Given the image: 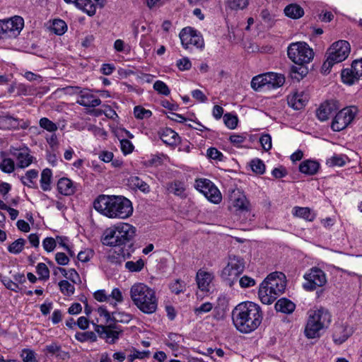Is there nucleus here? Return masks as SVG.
<instances>
[{"instance_id":"nucleus-1","label":"nucleus","mask_w":362,"mask_h":362,"mask_svg":"<svg viewBox=\"0 0 362 362\" xmlns=\"http://www.w3.org/2000/svg\"><path fill=\"white\" fill-rule=\"evenodd\" d=\"M263 319L259 305L251 301L241 303L232 311V320L235 327L242 333H250L255 330Z\"/></svg>"},{"instance_id":"nucleus-2","label":"nucleus","mask_w":362,"mask_h":362,"mask_svg":"<svg viewBox=\"0 0 362 362\" xmlns=\"http://www.w3.org/2000/svg\"><path fill=\"white\" fill-rule=\"evenodd\" d=\"M93 205L98 212L109 218L125 219L133 213L132 202L123 196L101 194Z\"/></svg>"},{"instance_id":"nucleus-3","label":"nucleus","mask_w":362,"mask_h":362,"mask_svg":"<svg viewBox=\"0 0 362 362\" xmlns=\"http://www.w3.org/2000/svg\"><path fill=\"white\" fill-rule=\"evenodd\" d=\"M136 234V228L127 223H117L106 228L101 240L103 245L123 247L129 245Z\"/></svg>"},{"instance_id":"nucleus-4","label":"nucleus","mask_w":362,"mask_h":362,"mask_svg":"<svg viewBox=\"0 0 362 362\" xmlns=\"http://www.w3.org/2000/svg\"><path fill=\"white\" fill-rule=\"evenodd\" d=\"M286 281L281 272H272L261 283L258 296L264 304H272L285 291Z\"/></svg>"},{"instance_id":"nucleus-5","label":"nucleus","mask_w":362,"mask_h":362,"mask_svg":"<svg viewBox=\"0 0 362 362\" xmlns=\"http://www.w3.org/2000/svg\"><path fill=\"white\" fill-rule=\"evenodd\" d=\"M130 297L137 308L145 314L155 313L158 299L153 289L143 283L134 284L130 288Z\"/></svg>"},{"instance_id":"nucleus-6","label":"nucleus","mask_w":362,"mask_h":362,"mask_svg":"<svg viewBox=\"0 0 362 362\" xmlns=\"http://www.w3.org/2000/svg\"><path fill=\"white\" fill-rule=\"evenodd\" d=\"M332 322V315L329 310L320 308L310 311L305 328V335L308 339H315L320 336V330L327 328Z\"/></svg>"},{"instance_id":"nucleus-7","label":"nucleus","mask_w":362,"mask_h":362,"mask_svg":"<svg viewBox=\"0 0 362 362\" xmlns=\"http://www.w3.org/2000/svg\"><path fill=\"white\" fill-rule=\"evenodd\" d=\"M245 267V259L235 255H229L226 265L221 272V278L226 285L232 287L237 283L239 276L244 272Z\"/></svg>"},{"instance_id":"nucleus-8","label":"nucleus","mask_w":362,"mask_h":362,"mask_svg":"<svg viewBox=\"0 0 362 362\" xmlns=\"http://www.w3.org/2000/svg\"><path fill=\"white\" fill-rule=\"evenodd\" d=\"M287 54L293 63L298 65L308 64L314 57L313 49L305 42L290 44L287 48Z\"/></svg>"},{"instance_id":"nucleus-9","label":"nucleus","mask_w":362,"mask_h":362,"mask_svg":"<svg viewBox=\"0 0 362 362\" xmlns=\"http://www.w3.org/2000/svg\"><path fill=\"white\" fill-rule=\"evenodd\" d=\"M24 26L23 18L16 16L10 19L0 20V40L16 37Z\"/></svg>"},{"instance_id":"nucleus-10","label":"nucleus","mask_w":362,"mask_h":362,"mask_svg":"<svg viewBox=\"0 0 362 362\" xmlns=\"http://www.w3.org/2000/svg\"><path fill=\"white\" fill-rule=\"evenodd\" d=\"M358 112V107L354 105L339 110L332 120V130L339 132L345 129L354 120Z\"/></svg>"},{"instance_id":"nucleus-11","label":"nucleus","mask_w":362,"mask_h":362,"mask_svg":"<svg viewBox=\"0 0 362 362\" xmlns=\"http://www.w3.org/2000/svg\"><path fill=\"white\" fill-rule=\"evenodd\" d=\"M180 38L182 47L187 49H202L204 47V41L201 33L197 30L186 27L180 33Z\"/></svg>"},{"instance_id":"nucleus-12","label":"nucleus","mask_w":362,"mask_h":362,"mask_svg":"<svg viewBox=\"0 0 362 362\" xmlns=\"http://www.w3.org/2000/svg\"><path fill=\"white\" fill-rule=\"evenodd\" d=\"M305 282L303 287L306 291H314L317 287L323 286L327 283L325 273L317 267H313L303 276Z\"/></svg>"},{"instance_id":"nucleus-13","label":"nucleus","mask_w":362,"mask_h":362,"mask_svg":"<svg viewBox=\"0 0 362 362\" xmlns=\"http://www.w3.org/2000/svg\"><path fill=\"white\" fill-rule=\"evenodd\" d=\"M195 188L202 193L205 197L214 204L221 201V194L218 188L208 179H197Z\"/></svg>"},{"instance_id":"nucleus-14","label":"nucleus","mask_w":362,"mask_h":362,"mask_svg":"<svg viewBox=\"0 0 362 362\" xmlns=\"http://www.w3.org/2000/svg\"><path fill=\"white\" fill-rule=\"evenodd\" d=\"M9 152L16 161V167L18 168L24 169L30 166L36 159L30 154V150L27 146L15 148L11 146Z\"/></svg>"},{"instance_id":"nucleus-15","label":"nucleus","mask_w":362,"mask_h":362,"mask_svg":"<svg viewBox=\"0 0 362 362\" xmlns=\"http://www.w3.org/2000/svg\"><path fill=\"white\" fill-rule=\"evenodd\" d=\"M92 325L95 326V330L99 337L109 344L115 343L122 333V329L116 325H98L93 321H92Z\"/></svg>"},{"instance_id":"nucleus-16","label":"nucleus","mask_w":362,"mask_h":362,"mask_svg":"<svg viewBox=\"0 0 362 362\" xmlns=\"http://www.w3.org/2000/svg\"><path fill=\"white\" fill-rule=\"evenodd\" d=\"M350 45L346 40H339L332 45L328 50V55L334 61L339 63L345 60L350 53Z\"/></svg>"},{"instance_id":"nucleus-17","label":"nucleus","mask_w":362,"mask_h":362,"mask_svg":"<svg viewBox=\"0 0 362 362\" xmlns=\"http://www.w3.org/2000/svg\"><path fill=\"white\" fill-rule=\"evenodd\" d=\"M340 108L339 102L335 100H326L317 110L316 115L320 121H326Z\"/></svg>"},{"instance_id":"nucleus-18","label":"nucleus","mask_w":362,"mask_h":362,"mask_svg":"<svg viewBox=\"0 0 362 362\" xmlns=\"http://www.w3.org/2000/svg\"><path fill=\"white\" fill-rule=\"evenodd\" d=\"M131 256L129 250L123 247H114L110 250L107 257V260L111 264H121Z\"/></svg>"},{"instance_id":"nucleus-19","label":"nucleus","mask_w":362,"mask_h":362,"mask_svg":"<svg viewBox=\"0 0 362 362\" xmlns=\"http://www.w3.org/2000/svg\"><path fill=\"white\" fill-rule=\"evenodd\" d=\"M352 334L351 329L344 325H337L334 327L332 338L334 342L340 345Z\"/></svg>"},{"instance_id":"nucleus-20","label":"nucleus","mask_w":362,"mask_h":362,"mask_svg":"<svg viewBox=\"0 0 362 362\" xmlns=\"http://www.w3.org/2000/svg\"><path fill=\"white\" fill-rule=\"evenodd\" d=\"M309 99L308 95L303 92H296L288 97V104L295 110H301L304 107Z\"/></svg>"},{"instance_id":"nucleus-21","label":"nucleus","mask_w":362,"mask_h":362,"mask_svg":"<svg viewBox=\"0 0 362 362\" xmlns=\"http://www.w3.org/2000/svg\"><path fill=\"white\" fill-rule=\"evenodd\" d=\"M213 279L214 274L211 272L199 269L197 273L196 281L198 288L203 291H207L209 290V285Z\"/></svg>"},{"instance_id":"nucleus-22","label":"nucleus","mask_w":362,"mask_h":362,"mask_svg":"<svg viewBox=\"0 0 362 362\" xmlns=\"http://www.w3.org/2000/svg\"><path fill=\"white\" fill-rule=\"evenodd\" d=\"M160 137L163 143L169 146H176L180 143L178 134L170 128L163 129L160 132Z\"/></svg>"},{"instance_id":"nucleus-23","label":"nucleus","mask_w":362,"mask_h":362,"mask_svg":"<svg viewBox=\"0 0 362 362\" xmlns=\"http://www.w3.org/2000/svg\"><path fill=\"white\" fill-rule=\"evenodd\" d=\"M274 307L277 312L291 314L296 309V304L288 298H282L277 300Z\"/></svg>"},{"instance_id":"nucleus-24","label":"nucleus","mask_w":362,"mask_h":362,"mask_svg":"<svg viewBox=\"0 0 362 362\" xmlns=\"http://www.w3.org/2000/svg\"><path fill=\"white\" fill-rule=\"evenodd\" d=\"M0 129L4 130L19 129V119L9 115H0Z\"/></svg>"},{"instance_id":"nucleus-25","label":"nucleus","mask_w":362,"mask_h":362,"mask_svg":"<svg viewBox=\"0 0 362 362\" xmlns=\"http://www.w3.org/2000/svg\"><path fill=\"white\" fill-rule=\"evenodd\" d=\"M319 168V163L313 160H303L299 165L300 172L308 175H315Z\"/></svg>"},{"instance_id":"nucleus-26","label":"nucleus","mask_w":362,"mask_h":362,"mask_svg":"<svg viewBox=\"0 0 362 362\" xmlns=\"http://www.w3.org/2000/svg\"><path fill=\"white\" fill-rule=\"evenodd\" d=\"M167 190L169 193L181 198L186 197V187L185 183L181 181L175 180L173 182H169L167 185Z\"/></svg>"},{"instance_id":"nucleus-27","label":"nucleus","mask_w":362,"mask_h":362,"mask_svg":"<svg viewBox=\"0 0 362 362\" xmlns=\"http://www.w3.org/2000/svg\"><path fill=\"white\" fill-rule=\"evenodd\" d=\"M57 189L59 193L65 196H70L75 192L72 181L66 177H62L59 180Z\"/></svg>"},{"instance_id":"nucleus-28","label":"nucleus","mask_w":362,"mask_h":362,"mask_svg":"<svg viewBox=\"0 0 362 362\" xmlns=\"http://www.w3.org/2000/svg\"><path fill=\"white\" fill-rule=\"evenodd\" d=\"M267 89H274L279 88L285 82V78L282 74L269 72L267 73Z\"/></svg>"},{"instance_id":"nucleus-29","label":"nucleus","mask_w":362,"mask_h":362,"mask_svg":"<svg viewBox=\"0 0 362 362\" xmlns=\"http://www.w3.org/2000/svg\"><path fill=\"white\" fill-rule=\"evenodd\" d=\"M292 214L294 216L308 221H313L316 217L315 214L308 207L295 206L292 210Z\"/></svg>"},{"instance_id":"nucleus-30","label":"nucleus","mask_w":362,"mask_h":362,"mask_svg":"<svg viewBox=\"0 0 362 362\" xmlns=\"http://www.w3.org/2000/svg\"><path fill=\"white\" fill-rule=\"evenodd\" d=\"M38 177V171L35 169L28 170L25 175L21 176L20 180L24 186L30 188L37 187L35 180Z\"/></svg>"},{"instance_id":"nucleus-31","label":"nucleus","mask_w":362,"mask_h":362,"mask_svg":"<svg viewBox=\"0 0 362 362\" xmlns=\"http://www.w3.org/2000/svg\"><path fill=\"white\" fill-rule=\"evenodd\" d=\"M129 185L134 189H138L144 193L150 191L149 185L138 176H132L128 179Z\"/></svg>"},{"instance_id":"nucleus-32","label":"nucleus","mask_w":362,"mask_h":362,"mask_svg":"<svg viewBox=\"0 0 362 362\" xmlns=\"http://www.w3.org/2000/svg\"><path fill=\"white\" fill-rule=\"evenodd\" d=\"M284 13L291 18L298 19L303 16L304 11L299 5L292 4L286 6Z\"/></svg>"},{"instance_id":"nucleus-33","label":"nucleus","mask_w":362,"mask_h":362,"mask_svg":"<svg viewBox=\"0 0 362 362\" xmlns=\"http://www.w3.org/2000/svg\"><path fill=\"white\" fill-rule=\"evenodd\" d=\"M6 153L1 152V162L0 163V169L6 173H11L15 170L16 164L12 158L5 157Z\"/></svg>"},{"instance_id":"nucleus-34","label":"nucleus","mask_w":362,"mask_h":362,"mask_svg":"<svg viewBox=\"0 0 362 362\" xmlns=\"http://www.w3.org/2000/svg\"><path fill=\"white\" fill-rule=\"evenodd\" d=\"M341 77L342 82L348 85H352L356 81L360 80L358 76L355 74V71L352 66L350 69H343L341 71Z\"/></svg>"},{"instance_id":"nucleus-35","label":"nucleus","mask_w":362,"mask_h":362,"mask_svg":"<svg viewBox=\"0 0 362 362\" xmlns=\"http://www.w3.org/2000/svg\"><path fill=\"white\" fill-rule=\"evenodd\" d=\"M251 87L256 91H259L264 88L267 89V74L253 77L251 81Z\"/></svg>"},{"instance_id":"nucleus-36","label":"nucleus","mask_w":362,"mask_h":362,"mask_svg":"<svg viewBox=\"0 0 362 362\" xmlns=\"http://www.w3.org/2000/svg\"><path fill=\"white\" fill-rule=\"evenodd\" d=\"M52 176V170L49 168H45L41 173L40 178V187L45 192L49 191L51 189V178Z\"/></svg>"},{"instance_id":"nucleus-37","label":"nucleus","mask_w":362,"mask_h":362,"mask_svg":"<svg viewBox=\"0 0 362 362\" xmlns=\"http://www.w3.org/2000/svg\"><path fill=\"white\" fill-rule=\"evenodd\" d=\"M76 102L86 107L87 112H90V90L86 89L81 90L77 96Z\"/></svg>"},{"instance_id":"nucleus-38","label":"nucleus","mask_w":362,"mask_h":362,"mask_svg":"<svg viewBox=\"0 0 362 362\" xmlns=\"http://www.w3.org/2000/svg\"><path fill=\"white\" fill-rule=\"evenodd\" d=\"M250 204L247 198L244 195H241L236 198L233 202V207L236 211L241 212L249 211Z\"/></svg>"},{"instance_id":"nucleus-39","label":"nucleus","mask_w":362,"mask_h":362,"mask_svg":"<svg viewBox=\"0 0 362 362\" xmlns=\"http://www.w3.org/2000/svg\"><path fill=\"white\" fill-rule=\"evenodd\" d=\"M25 243L26 240L25 239L18 238L8 245V251L11 254H19L23 251Z\"/></svg>"},{"instance_id":"nucleus-40","label":"nucleus","mask_w":362,"mask_h":362,"mask_svg":"<svg viewBox=\"0 0 362 362\" xmlns=\"http://www.w3.org/2000/svg\"><path fill=\"white\" fill-rule=\"evenodd\" d=\"M65 2L70 4L74 3L78 8L83 12L90 16V0H64Z\"/></svg>"},{"instance_id":"nucleus-41","label":"nucleus","mask_w":362,"mask_h":362,"mask_svg":"<svg viewBox=\"0 0 362 362\" xmlns=\"http://www.w3.org/2000/svg\"><path fill=\"white\" fill-rule=\"evenodd\" d=\"M61 293L66 296H70L74 293V285L66 280H62L58 284Z\"/></svg>"},{"instance_id":"nucleus-42","label":"nucleus","mask_w":362,"mask_h":362,"mask_svg":"<svg viewBox=\"0 0 362 362\" xmlns=\"http://www.w3.org/2000/svg\"><path fill=\"white\" fill-rule=\"evenodd\" d=\"M52 30L55 34L61 35L66 31L67 25L63 20L55 19L52 23Z\"/></svg>"},{"instance_id":"nucleus-43","label":"nucleus","mask_w":362,"mask_h":362,"mask_svg":"<svg viewBox=\"0 0 362 362\" xmlns=\"http://www.w3.org/2000/svg\"><path fill=\"white\" fill-rule=\"evenodd\" d=\"M134 115L136 119H143L149 118L152 115V112L149 110H146L142 106L138 105L134 108Z\"/></svg>"},{"instance_id":"nucleus-44","label":"nucleus","mask_w":362,"mask_h":362,"mask_svg":"<svg viewBox=\"0 0 362 362\" xmlns=\"http://www.w3.org/2000/svg\"><path fill=\"white\" fill-rule=\"evenodd\" d=\"M39 124L40 127L52 133L55 132L58 129L57 125L47 117L41 118Z\"/></svg>"},{"instance_id":"nucleus-45","label":"nucleus","mask_w":362,"mask_h":362,"mask_svg":"<svg viewBox=\"0 0 362 362\" xmlns=\"http://www.w3.org/2000/svg\"><path fill=\"white\" fill-rule=\"evenodd\" d=\"M21 357L23 362H38L35 352L30 349H23L21 351Z\"/></svg>"},{"instance_id":"nucleus-46","label":"nucleus","mask_w":362,"mask_h":362,"mask_svg":"<svg viewBox=\"0 0 362 362\" xmlns=\"http://www.w3.org/2000/svg\"><path fill=\"white\" fill-rule=\"evenodd\" d=\"M112 320L122 323H128L132 319V315L124 312H114L112 314Z\"/></svg>"},{"instance_id":"nucleus-47","label":"nucleus","mask_w":362,"mask_h":362,"mask_svg":"<svg viewBox=\"0 0 362 362\" xmlns=\"http://www.w3.org/2000/svg\"><path fill=\"white\" fill-rule=\"evenodd\" d=\"M36 272L41 280H47L49 278V270L45 263H38L36 267Z\"/></svg>"},{"instance_id":"nucleus-48","label":"nucleus","mask_w":362,"mask_h":362,"mask_svg":"<svg viewBox=\"0 0 362 362\" xmlns=\"http://www.w3.org/2000/svg\"><path fill=\"white\" fill-rule=\"evenodd\" d=\"M247 5V0H228L227 2V7L231 10L243 9Z\"/></svg>"},{"instance_id":"nucleus-49","label":"nucleus","mask_w":362,"mask_h":362,"mask_svg":"<svg viewBox=\"0 0 362 362\" xmlns=\"http://www.w3.org/2000/svg\"><path fill=\"white\" fill-rule=\"evenodd\" d=\"M144 267V262L141 259L136 262L128 261L125 263V267L130 272H140Z\"/></svg>"},{"instance_id":"nucleus-50","label":"nucleus","mask_w":362,"mask_h":362,"mask_svg":"<svg viewBox=\"0 0 362 362\" xmlns=\"http://www.w3.org/2000/svg\"><path fill=\"white\" fill-rule=\"evenodd\" d=\"M223 118L224 124L229 129H233L237 127L238 119L235 115L230 113H226L223 115Z\"/></svg>"},{"instance_id":"nucleus-51","label":"nucleus","mask_w":362,"mask_h":362,"mask_svg":"<svg viewBox=\"0 0 362 362\" xmlns=\"http://www.w3.org/2000/svg\"><path fill=\"white\" fill-rule=\"evenodd\" d=\"M250 166L252 171L257 174H263L265 171V165L262 160L260 159H254L250 163Z\"/></svg>"},{"instance_id":"nucleus-52","label":"nucleus","mask_w":362,"mask_h":362,"mask_svg":"<svg viewBox=\"0 0 362 362\" xmlns=\"http://www.w3.org/2000/svg\"><path fill=\"white\" fill-rule=\"evenodd\" d=\"M153 88L158 93L168 95L170 93L168 86L162 81H156L153 84Z\"/></svg>"},{"instance_id":"nucleus-53","label":"nucleus","mask_w":362,"mask_h":362,"mask_svg":"<svg viewBox=\"0 0 362 362\" xmlns=\"http://www.w3.org/2000/svg\"><path fill=\"white\" fill-rule=\"evenodd\" d=\"M206 155L209 158L218 161H222L223 160L224 158L223 154L217 148L214 147L208 148L206 151Z\"/></svg>"},{"instance_id":"nucleus-54","label":"nucleus","mask_w":362,"mask_h":362,"mask_svg":"<svg viewBox=\"0 0 362 362\" xmlns=\"http://www.w3.org/2000/svg\"><path fill=\"white\" fill-rule=\"evenodd\" d=\"M185 288V284L180 279H176L170 285V289L173 293H175V294H179L183 292Z\"/></svg>"},{"instance_id":"nucleus-55","label":"nucleus","mask_w":362,"mask_h":362,"mask_svg":"<svg viewBox=\"0 0 362 362\" xmlns=\"http://www.w3.org/2000/svg\"><path fill=\"white\" fill-rule=\"evenodd\" d=\"M57 241L54 238L51 237H47L42 241V247L47 252H52L55 249Z\"/></svg>"},{"instance_id":"nucleus-56","label":"nucleus","mask_w":362,"mask_h":362,"mask_svg":"<svg viewBox=\"0 0 362 362\" xmlns=\"http://www.w3.org/2000/svg\"><path fill=\"white\" fill-rule=\"evenodd\" d=\"M2 284L5 287L12 291L18 292L21 288L16 282L13 281L10 278L4 276L1 279Z\"/></svg>"},{"instance_id":"nucleus-57","label":"nucleus","mask_w":362,"mask_h":362,"mask_svg":"<svg viewBox=\"0 0 362 362\" xmlns=\"http://www.w3.org/2000/svg\"><path fill=\"white\" fill-rule=\"evenodd\" d=\"M97 313L99 315V318L103 319L102 322L108 323L112 320L110 313L106 310L105 308L100 306L96 310Z\"/></svg>"},{"instance_id":"nucleus-58","label":"nucleus","mask_w":362,"mask_h":362,"mask_svg":"<svg viewBox=\"0 0 362 362\" xmlns=\"http://www.w3.org/2000/svg\"><path fill=\"white\" fill-rule=\"evenodd\" d=\"M120 148L124 155L131 153L134 150L132 143L128 139H122L120 141Z\"/></svg>"},{"instance_id":"nucleus-59","label":"nucleus","mask_w":362,"mask_h":362,"mask_svg":"<svg viewBox=\"0 0 362 362\" xmlns=\"http://www.w3.org/2000/svg\"><path fill=\"white\" fill-rule=\"evenodd\" d=\"M255 280L248 276H243L239 279V284L241 288H246L255 286Z\"/></svg>"},{"instance_id":"nucleus-60","label":"nucleus","mask_w":362,"mask_h":362,"mask_svg":"<svg viewBox=\"0 0 362 362\" xmlns=\"http://www.w3.org/2000/svg\"><path fill=\"white\" fill-rule=\"evenodd\" d=\"M168 339L170 341V342L167 343V346L172 349H175L178 346V344L180 341L181 336L176 333L171 332L168 334Z\"/></svg>"},{"instance_id":"nucleus-61","label":"nucleus","mask_w":362,"mask_h":362,"mask_svg":"<svg viewBox=\"0 0 362 362\" xmlns=\"http://www.w3.org/2000/svg\"><path fill=\"white\" fill-rule=\"evenodd\" d=\"M259 142L266 151H268L272 148V137L269 134H264L259 139Z\"/></svg>"},{"instance_id":"nucleus-62","label":"nucleus","mask_w":362,"mask_h":362,"mask_svg":"<svg viewBox=\"0 0 362 362\" xmlns=\"http://www.w3.org/2000/svg\"><path fill=\"white\" fill-rule=\"evenodd\" d=\"M149 355L148 351H136L135 350L132 354L127 357L128 362H133L136 358L143 359Z\"/></svg>"},{"instance_id":"nucleus-63","label":"nucleus","mask_w":362,"mask_h":362,"mask_svg":"<svg viewBox=\"0 0 362 362\" xmlns=\"http://www.w3.org/2000/svg\"><path fill=\"white\" fill-rule=\"evenodd\" d=\"M177 66L180 71H186L190 69L192 63L189 58L183 57L177 61Z\"/></svg>"},{"instance_id":"nucleus-64","label":"nucleus","mask_w":362,"mask_h":362,"mask_svg":"<svg viewBox=\"0 0 362 362\" xmlns=\"http://www.w3.org/2000/svg\"><path fill=\"white\" fill-rule=\"evenodd\" d=\"M352 68L355 71V74L359 79H362V58L359 60H355L352 62Z\"/></svg>"}]
</instances>
